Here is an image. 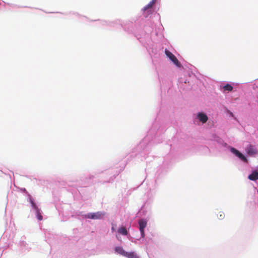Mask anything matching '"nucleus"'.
<instances>
[{
  "instance_id": "nucleus-1",
  "label": "nucleus",
  "mask_w": 258,
  "mask_h": 258,
  "mask_svg": "<svg viewBox=\"0 0 258 258\" xmlns=\"http://www.w3.org/2000/svg\"><path fill=\"white\" fill-rule=\"evenodd\" d=\"M165 53L167 56L169 58V59L173 62V63L178 67H181V64L180 62L178 61L176 57L169 50L165 49Z\"/></svg>"
},
{
  "instance_id": "nucleus-2",
  "label": "nucleus",
  "mask_w": 258,
  "mask_h": 258,
  "mask_svg": "<svg viewBox=\"0 0 258 258\" xmlns=\"http://www.w3.org/2000/svg\"><path fill=\"white\" fill-rule=\"evenodd\" d=\"M104 216V213L97 212L96 213H89L85 216V217L89 219H100L102 218Z\"/></svg>"
},
{
  "instance_id": "nucleus-3",
  "label": "nucleus",
  "mask_w": 258,
  "mask_h": 258,
  "mask_svg": "<svg viewBox=\"0 0 258 258\" xmlns=\"http://www.w3.org/2000/svg\"><path fill=\"white\" fill-rule=\"evenodd\" d=\"M139 224L141 236L142 238H144L145 236L144 229L147 226V221L145 219H141L139 221Z\"/></svg>"
},
{
  "instance_id": "nucleus-4",
  "label": "nucleus",
  "mask_w": 258,
  "mask_h": 258,
  "mask_svg": "<svg viewBox=\"0 0 258 258\" xmlns=\"http://www.w3.org/2000/svg\"><path fill=\"white\" fill-rule=\"evenodd\" d=\"M246 151L247 154L250 156H253L258 153L256 148L251 145H249L247 147Z\"/></svg>"
},
{
  "instance_id": "nucleus-5",
  "label": "nucleus",
  "mask_w": 258,
  "mask_h": 258,
  "mask_svg": "<svg viewBox=\"0 0 258 258\" xmlns=\"http://www.w3.org/2000/svg\"><path fill=\"white\" fill-rule=\"evenodd\" d=\"M231 151L234 154H235L236 156H237L239 159L242 160L243 162L247 163V159L240 152H239L237 150L234 148H232L231 149Z\"/></svg>"
},
{
  "instance_id": "nucleus-6",
  "label": "nucleus",
  "mask_w": 258,
  "mask_h": 258,
  "mask_svg": "<svg viewBox=\"0 0 258 258\" xmlns=\"http://www.w3.org/2000/svg\"><path fill=\"white\" fill-rule=\"evenodd\" d=\"M198 118L202 123H205L208 120V116L203 113H199L198 114Z\"/></svg>"
},
{
  "instance_id": "nucleus-7",
  "label": "nucleus",
  "mask_w": 258,
  "mask_h": 258,
  "mask_svg": "<svg viewBox=\"0 0 258 258\" xmlns=\"http://www.w3.org/2000/svg\"><path fill=\"white\" fill-rule=\"evenodd\" d=\"M116 252L117 253L122 255V256H125V254H126V251H125L123 248L121 246H116L115 247L114 249Z\"/></svg>"
},
{
  "instance_id": "nucleus-8",
  "label": "nucleus",
  "mask_w": 258,
  "mask_h": 258,
  "mask_svg": "<svg viewBox=\"0 0 258 258\" xmlns=\"http://www.w3.org/2000/svg\"><path fill=\"white\" fill-rule=\"evenodd\" d=\"M248 179L251 180L255 181L258 179V172L256 171H253L248 176Z\"/></svg>"
},
{
  "instance_id": "nucleus-9",
  "label": "nucleus",
  "mask_w": 258,
  "mask_h": 258,
  "mask_svg": "<svg viewBox=\"0 0 258 258\" xmlns=\"http://www.w3.org/2000/svg\"><path fill=\"white\" fill-rule=\"evenodd\" d=\"M125 256L127 258H139V256L134 252H126Z\"/></svg>"
},
{
  "instance_id": "nucleus-10",
  "label": "nucleus",
  "mask_w": 258,
  "mask_h": 258,
  "mask_svg": "<svg viewBox=\"0 0 258 258\" xmlns=\"http://www.w3.org/2000/svg\"><path fill=\"white\" fill-rule=\"evenodd\" d=\"M156 0H152L147 6L144 8V10L146 11L148 9L151 8L156 3Z\"/></svg>"
},
{
  "instance_id": "nucleus-11",
  "label": "nucleus",
  "mask_w": 258,
  "mask_h": 258,
  "mask_svg": "<svg viewBox=\"0 0 258 258\" xmlns=\"http://www.w3.org/2000/svg\"><path fill=\"white\" fill-rule=\"evenodd\" d=\"M118 231L119 233L123 235H126L127 234V231L125 227H122L118 229Z\"/></svg>"
},
{
  "instance_id": "nucleus-12",
  "label": "nucleus",
  "mask_w": 258,
  "mask_h": 258,
  "mask_svg": "<svg viewBox=\"0 0 258 258\" xmlns=\"http://www.w3.org/2000/svg\"><path fill=\"white\" fill-rule=\"evenodd\" d=\"M223 88L224 91H231L233 90V87L229 84H227L224 86Z\"/></svg>"
},
{
  "instance_id": "nucleus-13",
  "label": "nucleus",
  "mask_w": 258,
  "mask_h": 258,
  "mask_svg": "<svg viewBox=\"0 0 258 258\" xmlns=\"http://www.w3.org/2000/svg\"><path fill=\"white\" fill-rule=\"evenodd\" d=\"M224 217H225V215L223 212H219L217 214V218L220 220L223 219L224 218Z\"/></svg>"
},
{
  "instance_id": "nucleus-14",
  "label": "nucleus",
  "mask_w": 258,
  "mask_h": 258,
  "mask_svg": "<svg viewBox=\"0 0 258 258\" xmlns=\"http://www.w3.org/2000/svg\"><path fill=\"white\" fill-rule=\"evenodd\" d=\"M30 203L32 205V207L36 210H39V209L38 208L37 206H36V205L35 204V203L34 202L33 199L32 198H30Z\"/></svg>"
},
{
  "instance_id": "nucleus-15",
  "label": "nucleus",
  "mask_w": 258,
  "mask_h": 258,
  "mask_svg": "<svg viewBox=\"0 0 258 258\" xmlns=\"http://www.w3.org/2000/svg\"><path fill=\"white\" fill-rule=\"evenodd\" d=\"M36 211V213H37V219L39 220V221H41L43 219V217H42V216L41 215L40 213V211L39 210H38Z\"/></svg>"
},
{
  "instance_id": "nucleus-16",
  "label": "nucleus",
  "mask_w": 258,
  "mask_h": 258,
  "mask_svg": "<svg viewBox=\"0 0 258 258\" xmlns=\"http://www.w3.org/2000/svg\"><path fill=\"white\" fill-rule=\"evenodd\" d=\"M112 230H113V231L115 230V229H114V228L113 227H112Z\"/></svg>"
}]
</instances>
